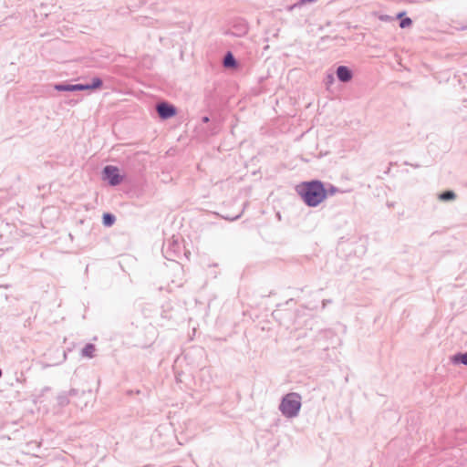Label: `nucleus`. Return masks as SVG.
Masks as SVG:
<instances>
[{"label": "nucleus", "mask_w": 467, "mask_h": 467, "mask_svg": "<svg viewBox=\"0 0 467 467\" xmlns=\"http://www.w3.org/2000/svg\"><path fill=\"white\" fill-rule=\"evenodd\" d=\"M296 190L308 206H317L327 198V190L319 181L302 182L296 186Z\"/></svg>", "instance_id": "nucleus-1"}, {"label": "nucleus", "mask_w": 467, "mask_h": 467, "mask_svg": "<svg viewBox=\"0 0 467 467\" xmlns=\"http://www.w3.org/2000/svg\"><path fill=\"white\" fill-rule=\"evenodd\" d=\"M300 397L296 393L287 394L280 404V410L287 417L296 415L300 409Z\"/></svg>", "instance_id": "nucleus-2"}, {"label": "nucleus", "mask_w": 467, "mask_h": 467, "mask_svg": "<svg viewBox=\"0 0 467 467\" xmlns=\"http://www.w3.org/2000/svg\"><path fill=\"white\" fill-rule=\"evenodd\" d=\"M103 172L105 179L108 180L111 185H118L122 181L119 173V169L115 166H106Z\"/></svg>", "instance_id": "nucleus-3"}, {"label": "nucleus", "mask_w": 467, "mask_h": 467, "mask_svg": "<svg viewBox=\"0 0 467 467\" xmlns=\"http://www.w3.org/2000/svg\"><path fill=\"white\" fill-rule=\"evenodd\" d=\"M157 111L161 119H169L176 115V109L168 103H160L157 106Z\"/></svg>", "instance_id": "nucleus-4"}, {"label": "nucleus", "mask_w": 467, "mask_h": 467, "mask_svg": "<svg viewBox=\"0 0 467 467\" xmlns=\"http://www.w3.org/2000/svg\"><path fill=\"white\" fill-rule=\"evenodd\" d=\"M337 76L341 81L344 82L349 81L352 78L350 70L344 66H340L337 67Z\"/></svg>", "instance_id": "nucleus-5"}, {"label": "nucleus", "mask_w": 467, "mask_h": 467, "mask_svg": "<svg viewBox=\"0 0 467 467\" xmlns=\"http://www.w3.org/2000/svg\"><path fill=\"white\" fill-rule=\"evenodd\" d=\"M88 87L77 84V85H67V86H62V85H57L56 89L57 90H63V91H74V90H87Z\"/></svg>", "instance_id": "nucleus-6"}, {"label": "nucleus", "mask_w": 467, "mask_h": 467, "mask_svg": "<svg viewBox=\"0 0 467 467\" xmlns=\"http://www.w3.org/2000/svg\"><path fill=\"white\" fill-rule=\"evenodd\" d=\"M223 65L226 67H234L235 66V59L234 56L231 53H228L223 60Z\"/></svg>", "instance_id": "nucleus-7"}, {"label": "nucleus", "mask_w": 467, "mask_h": 467, "mask_svg": "<svg viewBox=\"0 0 467 467\" xmlns=\"http://www.w3.org/2000/svg\"><path fill=\"white\" fill-rule=\"evenodd\" d=\"M454 198H455V193L451 191L444 192L441 194H440V196H439V199L443 202L451 201V200H453Z\"/></svg>", "instance_id": "nucleus-8"}, {"label": "nucleus", "mask_w": 467, "mask_h": 467, "mask_svg": "<svg viewBox=\"0 0 467 467\" xmlns=\"http://www.w3.org/2000/svg\"><path fill=\"white\" fill-rule=\"evenodd\" d=\"M102 219H103V224L106 226H110L115 222V217L110 213H104Z\"/></svg>", "instance_id": "nucleus-9"}, {"label": "nucleus", "mask_w": 467, "mask_h": 467, "mask_svg": "<svg viewBox=\"0 0 467 467\" xmlns=\"http://www.w3.org/2000/svg\"><path fill=\"white\" fill-rule=\"evenodd\" d=\"M86 86L88 87V89L99 88L102 86V81L99 78H95L92 79L91 85H86Z\"/></svg>", "instance_id": "nucleus-10"}, {"label": "nucleus", "mask_w": 467, "mask_h": 467, "mask_svg": "<svg viewBox=\"0 0 467 467\" xmlns=\"http://www.w3.org/2000/svg\"><path fill=\"white\" fill-rule=\"evenodd\" d=\"M95 351V348L94 346L92 345H88L84 349H83V353L85 356L88 357V358H91L93 356V352Z\"/></svg>", "instance_id": "nucleus-11"}, {"label": "nucleus", "mask_w": 467, "mask_h": 467, "mask_svg": "<svg viewBox=\"0 0 467 467\" xmlns=\"http://www.w3.org/2000/svg\"><path fill=\"white\" fill-rule=\"evenodd\" d=\"M454 360L467 365V352L464 354L458 355L454 358Z\"/></svg>", "instance_id": "nucleus-12"}, {"label": "nucleus", "mask_w": 467, "mask_h": 467, "mask_svg": "<svg viewBox=\"0 0 467 467\" xmlns=\"http://www.w3.org/2000/svg\"><path fill=\"white\" fill-rule=\"evenodd\" d=\"M412 24V21L410 18L407 17V18H404L401 20L400 24V26L401 28H406V27H409Z\"/></svg>", "instance_id": "nucleus-13"}, {"label": "nucleus", "mask_w": 467, "mask_h": 467, "mask_svg": "<svg viewBox=\"0 0 467 467\" xmlns=\"http://www.w3.org/2000/svg\"><path fill=\"white\" fill-rule=\"evenodd\" d=\"M208 120H209V119H208L207 117H205V118L203 119V121H204V122H207Z\"/></svg>", "instance_id": "nucleus-14"}]
</instances>
